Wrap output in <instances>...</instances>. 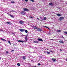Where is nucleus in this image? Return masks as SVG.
<instances>
[{"label": "nucleus", "mask_w": 67, "mask_h": 67, "mask_svg": "<svg viewBox=\"0 0 67 67\" xmlns=\"http://www.w3.org/2000/svg\"><path fill=\"white\" fill-rule=\"evenodd\" d=\"M23 10L24 11H29V9H28L27 8H23Z\"/></svg>", "instance_id": "f257e3e1"}, {"label": "nucleus", "mask_w": 67, "mask_h": 67, "mask_svg": "<svg viewBox=\"0 0 67 67\" xmlns=\"http://www.w3.org/2000/svg\"><path fill=\"white\" fill-rule=\"evenodd\" d=\"M20 13L21 14H23V15H24L26 14V13L25 12L22 11L20 12Z\"/></svg>", "instance_id": "f03ea898"}, {"label": "nucleus", "mask_w": 67, "mask_h": 67, "mask_svg": "<svg viewBox=\"0 0 67 67\" xmlns=\"http://www.w3.org/2000/svg\"><path fill=\"white\" fill-rule=\"evenodd\" d=\"M64 19V17H60L59 18V21H62Z\"/></svg>", "instance_id": "7ed1b4c3"}, {"label": "nucleus", "mask_w": 67, "mask_h": 67, "mask_svg": "<svg viewBox=\"0 0 67 67\" xmlns=\"http://www.w3.org/2000/svg\"><path fill=\"white\" fill-rule=\"evenodd\" d=\"M37 31H40V32H41V31H42V29L40 28H38L37 29Z\"/></svg>", "instance_id": "20e7f679"}, {"label": "nucleus", "mask_w": 67, "mask_h": 67, "mask_svg": "<svg viewBox=\"0 0 67 67\" xmlns=\"http://www.w3.org/2000/svg\"><path fill=\"white\" fill-rule=\"evenodd\" d=\"M19 31H20V32H24V29H19Z\"/></svg>", "instance_id": "39448f33"}, {"label": "nucleus", "mask_w": 67, "mask_h": 67, "mask_svg": "<svg viewBox=\"0 0 67 67\" xmlns=\"http://www.w3.org/2000/svg\"><path fill=\"white\" fill-rule=\"evenodd\" d=\"M19 22L20 24H23L24 23L23 22V21H19Z\"/></svg>", "instance_id": "423d86ee"}, {"label": "nucleus", "mask_w": 67, "mask_h": 67, "mask_svg": "<svg viewBox=\"0 0 67 67\" xmlns=\"http://www.w3.org/2000/svg\"><path fill=\"white\" fill-rule=\"evenodd\" d=\"M52 60L53 62H56V60L54 59V58H52Z\"/></svg>", "instance_id": "0eeeda50"}, {"label": "nucleus", "mask_w": 67, "mask_h": 67, "mask_svg": "<svg viewBox=\"0 0 67 67\" xmlns=\"http://www.w3.org/2000/svg\"><path fill=\"white\" fill-rule=\"evenodd\" d=\"M34 43H38V41H34L33 42Z\"/></svg>", "instance_id": "6e6552de"}, {"label": "nucleus", "mask_w": 67, "mask_h": 67, "mask_svg": "<svg viewBox=\"0 0 67 67\" xmlns=\"http://www.w3.org/2000/svg\"><path fill=\"white\" fill-rule=\"evenodd\" d=\"M38 41H43V40L40 38H38Z\"/></svg>", "instance_id": "1a4fd4ad"}, {"label": "nucleus", "mask_w": 67, "mask_h": 67, "mask_svg": "<svg viewBox=\"0 0 67 67\" xmlns=\"http://www.w3.org/2000/svg\"><path fill=\"white\" fill-rule=\"evenodd\" d=\"M18 41L19 42H21V43H23L24 42V41H22L21 40H18Z\"/></svg>", "instance_id": "9d476101"}, {"label": "nucleus", "mask_w": 67, "mask_h": 67, "mask_svg": "<svg viewBox=\"0 0 67 67\" xmlns=\"http://www.w3.org/2000/svg\"><path fill=\"white\" fill-rule=\"evenodd\" d=\"M1 40H2V41H7V40H6L3 38H1Z\"/></svg>", "instance_id": "9b49d317"}, {"label": "nucleus", "mask_w": 67, "mask_h": 67, "mask_svg": "<svg viewBox=\"0 0 67 67\" xmlns=\"http://www.w3.org/2000/svg\"><path fill=\"white\" fill-rule=\"evenodd\" d=\"M57 16H60L61 15L60 14H57Z\"/></svg>", "instance_id": "f8f14e48"}, {"label": "nucleus", "mask_w": 67, "mask_h": 67, "mask_svg": "<svg viewBox=\"0 0 67 67\" xmlns=\"http://www.w3.org/2000/svg\"><path fill=\"white\" fill-rule=\"evenodd\" d=\"M49 5H51V6H53V4L52 3H50L49 4Z\"/></svg>", "instance_id": "ddd939ff"}, {"label": "nucleus", "mask_w": 67, "mask_h": 67, "mask_svg": "<svg viewBox=\"0 0 67 67\" xmlns=\"http://www.w3.org/2000/svg\"><path fill=\"white\" fill-rule=\"evenodd\" d=\"M34 29H37L38 28L36 26H35L34 27Z\"/></svg>", "instance_id": "4468645a"}, {"label": "nucleus", "mask_w": 67, "mask_h": 67, "mask_svg": "<svg viewBox=\"0 0 67 67\" xmlns=\"http://www.w3.org/2000/svg\"><path fill=\"white\" fill-rule=\"evenodd\" d=\"M59 42L60 43H63V44H64V42L62 41H59Z\"/></svg>", "instance_id": "2eb2a0df"}, {"label": "nucleus", "mask_w": 67, "mask_h": 67, "mask_svg": "<svg viewBox=\"0 0 67 67\" xmlns=\"http://www.w3.org/2000/svg\"><path fill=\"white\" fill-rule=\"evenodd\" d=\"M25 39L26 41H27V36H26L25 37Z\"/></svg>", "instance_id": "dca6fc26"}, {"label": "nucleus", "mask_w": 67, "mask_h": 67, "mask_svg": "<svg viewBox=\"0 0 67 67\" xmlns=\"http://www.w3.org/2000/svg\"><path fill=\"white\" fill-rule=\"evenodd\" d=\"M23 59H24V60H25L26 58H25V56H24L23 57Z\"/></svg>", "instance_id": "f3484780"}, {"label": "nucleus", "mask_w": 67, "mask_h": 67, "mask_svg": "<svg viewBox=\"0 0 67 67\" xmlns=\"http://www.w3.org/2000/svg\"><path fill=\"white\" fill-rule=\"evenodd\" d=\"M46 53H47V54H51V53H50V52L48 51H47Z\"/></svg>", "instance_id": "a211bd4d"}, {"label": "nucleus", "mask_w": 67, "mask_h": 67, "mask_svg": "<svg viewBox=\"0 0 67 67\" xmlns=\"http://www.w3.org/2000/svg\"><path fill=\"white\" fill-rule=\"evenodd\" d=\"M7 24H9L10 25L11 24V23L9 22H7Z\"/></svg>", "instance_id": "6ab92c4d"}, {"label": "nucleus", "mask_w": 67, "mask_h": 67, "mask_svg": "<svg viewBox=\"0 0 67 67\" xmlns=\"http://www.w3.org/2000/svg\"><path fill=\"white\" fill-rule=\"evenodd\" d=\"M17 65L18 66H20V64L19 63H17Z\"/></svg>", "instance_id": "aec40b11"}, {"label": "nucleus", "mask_w": 67, "mask_h": 67, "mask_svg": "<svg viewBox=\"0 0 67 67\" xmlns=\"http://www.w3.org/2000/svg\"><path fill=\"white\" fill-rule=\"evenodd\" d=\"M8 42L9 44H11V42H10V41H8Z\"/></svg>", "instance_id": "412c9836"}, {"label": "nucleus", "mask_w": 67, "mask_h": 67, "mask_svg": "<svg viewBox=\"0 0 67 67\" xmlns=\"http://www.w3.org/2000/svg\"><path fill=\"white\" fill-rule=\"evenodd\" d=\"M57 32H61V30H58Z\"/></svg>", "instance_id": "4be33fe9"}, {"label": "nucleus", "mask_w": 67, "mask_h": 67, "mask_svg": "<svg viewBox=\"0 0 67 67\" xmlns=\"http://www.w3.org/2000/svg\"><path fill=\"white\" fill-rule=\"evenodd\" d=\"M14 3V1H11V3Z\"/></svg>", "instance_id": "5701e85b"}, {"label": "nucleus", "mask_w": 67, "mask_h": 67, "mask_svg": "<svg viewBox=\"0 0 67 67\" xmlns=\"http://www.w3.org/2000/svg\"><path fill=\"white\" fill-rule=\"evenodd\" d=\"M25 33H27V31L26 30H25Z\"/></svg>", "instance_id": "b1692460"}, {"label": "nucleus", "mask_w": 67, "mask_h": 67, "mask_svg": "<svg viewBox=\"0 0 67 67\" xmlns=\"http://www.w3.org/2000/svg\"><path fill=\"white\" fill-rule=\"evenodd\" d=\"M10 16H11V17H12V18H14L13 17V15H10Z\"/></svg>", "instance_id": "393cba45"}, {"label": "nucleus", "mask_w": 67, "mask_h": 67, "mask_svg": "<svg viewBox=\"0 0 67 67\" xmlns=\"http://www.w3.org/2000/svg\"><path fill=\"white\" fill-rule=\"evenodd\" d=\"M44 27H46L48 29H49V28L47 27L46 26H45Z\"/></svg>", "instance_id": "a878e982"}, {"label": "nucleus", "mask_w": 67, "mask_h": 67, "mask_svg": "<svg viewBox=\"0 0 67 67\" xmlns=\"http://www.w3.org/2000/svg\"><path fill=\"white\" fill-rule=\"evenodd\" d=\"M44 20H46V17H44Z\"/></svg>", "instance_id": "bb28decb"}, {"label": "nucleus", "mask_w": 67, "mask_h": 67, "mask_svg": "<svg viewBox=\"0 0 67 67\" xmlns=\"http://www.w3.org/2000/svg\"><path fill=\"white\" fill-rule=\"evenodd\" d=\"M30 1H31L32 2H34V0H30Z\"/></svg>", "instance_id": "cd10ccee"}, {"label": "nucleus", "mask_w": 67, "mask_h": 67, "mask_svg": "<svg viewBox=\"0 0 67 67\" xmlns=\"http://www.w3.org/2000/svg\"><path fill=\"white\" fill-rule=\"evenodd\" d=\"M6 53H7V54H9V52H8V51H6Z\"/></svg>", "instance_id": "c85d7f7f"}, {"label": "nucleus", "mask_w": 67, "mask_h": 67, "mask_svg": "<svg viewBox=\"0 0 67 67\" xmlns=\"http://www.w3.org/2000/svg\"><path fill=\"white\" fill-rule=\"evenodd\" d=\"M40 65H41L40 63H38V66H40Z\"/></svg>", "instance_id": "c756f323"}, {"label": "nucleus", "mask_w": 67, "mask_h": 67, "mask_svg": "<svg viewBox=\"0 0 67 67\" xmlns=\"http://www.w3.org/2000/svg\"><path fill=\"white\" fill-rule=\"evenodd\" d=\"M42 20H44V19L41 18L40 21H42Z\"/></svg>", "instance_id": "7c9ffc66"}, {"label": "nucleus", "mask_w": 67, "mask_h": 67, "mask_svg": "<svg viewBox=\"0 0 67 67\" xmlns=\"http://www.w3.org/2000/svg\"><path fill=\"white\" fill-rule=\"evenodd\" d=\"M64 32L65 33V34H67V32Z\"/></svg>", "instance_id": "2f4dec72"}, {"label": "nucleus", "mask_w": 67, "mask_h": 67, "mask_svg": "<svg viewBox=\"0 0 67 67\" xmlns=\"http://www.w3.org/2000/svg\"><path fill=\"white\" fill-rule=\"evenodd\" d=\"M25 1L26 2H27V1H28V0H25Z\"/></svg>", "instance_id": "473e14b6"}, {"label": "nucleus", "mask_w": 67, "mask_h": 67, "mask_svg": "<svg viewBox=\"0 0 67 67\" xmlns=\"http://www.w3.org/2000/svg\"><path fill=\"white\" fill-rule=\"evenodd\" d=\"M62 38H64V37L63 36H62Z\"/></svg>", "instance_id": "72a5a7b5"}, {"label": "nucleus", "mask_w": 67, "mask_h": 67, "mask_svg": "<svg viewBox=\"0 0 67 67\" xmlns=\"http://www.w3.org/2000/svg\"><path fill=\"white\" fill-rule=\"evenodd\" d=\"M50 52H53V51H51V50H50Z\"/></svg>", "instance_id": "f704fd0d"}, {"label": "nucleus", "mask_w": 67, "mask_h": 67, "mask_svg": "<svg viewBox=\"0 0 67 67\" xmlns=\"http://www.w3.org/2000/svg\"><path fill=\"white\" fill-rule=\"evenodd\" d=\"M12 12H14V11L13 10H12Z\"/></svg>", "instance_id": "c9c22d12"}, {"label": "nucleus", "mask_w": 67, "mask_h": 67, "mask_svg": "<svg viewBox=\"0 0 67 67\" xmlns=\"http://www.w3.org/2000/svg\"><path fill=\"white\" fill-rule=\"evenodd\" d=\"M60 51H62V50L61 49H60Z\"/></svg>", "instance_id": "e433bc0d"}, {"label": "nucleus", "mask_w": 67, "mask_h": 67, "mask_svg": "<svg viewBox=\"0 0 67 67\" xmlns=\"http://www.w3.org/2000/svg\"><path fill=\"white\" fill-rule=\"evenodd\" d=\"M37 20H39V18H37Z\"/></svg>", "instance_id": "4c0bfd02"}, {"label": "nucleus", "mask_w": 67, "mask_h": 67, "mask_svg": "<svg viewBox=\"0 0 67 67\" xmlns=\"http://www.w3.org/2000/svg\"><path fill=\"white\" fill-rule=\"evenodd\" d=\"M13 51H14V50H12V52H13Z\"/></svg>", "instance_id": "58836bf2"}, {"label": "nucleus", "mask_w": 67, "mask_h": 67, "mask_svg": "<svg viewBox=\"0 0 67 67\" xmlns=\"http://www.w3.org/2000/svg\"><path fill=\"white\" fill-rule=\"evenodd\" d=\"M30 18H33V17H32V16H31Z\"/></svg>", "instance_id": "ea45409f"}, {"label": "nucleus", "mask_w": 67, "mask_h": 67, "mask_svg": "<svg viewBox=\"0 0 67 67\" xmlns=\"http://www.w3.org/2000/svg\"><path fill=\"white\" fill-rule=\"evenodd\" d=\"M51 40H54V39H50Z\"/></svg>", "instance_id": "a19ab883"}, {"label": "nucleus", "mask_w": 67, "mask_h": 67, "mask_svg": "<svg viewBox=\"0 0 67 67\" xmlns=\"http://www.w3.org/2000/svg\"><path fill=\"white\" fill-rule=\"evenodd\" d=\"M44 53H46V52H45V51H44Z\"/></svg>", "instance_id": "79ce46f5"}, {"label": "nucleus", "mask_w": 67, "mask_h": 67, "mask_svg": "<svg viewBox=\"0 0 67 67\" xmlns=\"http://www.w3.org/2000/svg\"><path fill=\"white\" fill-rule=\"evenodd\" d=\"M66 61H67V59H66Z\"/></svg>", "instance_id": "37998d69"}, {"label": "nucleus", "mask_w": 67, "mask_h": 67, "mask_svg": "<svg viewBox=\"0 0 67 67\" xmlns=\"http://www.w3.org/2000/svg\"><path fill=\"white\" fill-rule=\"evenodd\" d=\"M1 59V58L0 57V59Z\"/></svg>", "instance_id": "c03bdc74"}, {"label": "nucleus", "mask_w": 67, "mask_h": 67, "mask_svg": "<svg viewBox=\"0 0 67 67\" xmlns=\"http://www.w3.org/2000/svg\"><path fill=\"white\" fill-rule=\"evenodd\" d=\"M22 1H24V0H22Z\"/></svg>", "instance_id": "a18cd8bd"}, {"label": "nucleus", "mask_w": 67, "mask_h": 67, "mask_svg": "<svg viewBox=\"0 0 67 67\" xmlns=\"http://www.w3.org/2000/svg\"><path fill=\"white\" fill-rule=\"evenodd\" d=\"M66 4H67V3H66Z\"/></svg>", "instance_id": "49530a36"}, {"label": "nucleus", "mask_w": 67, "mask_h": 67, "mask_svg": "<svg viewBox=\"0 0 67 67\" xmlns=\"http://www.w3.org/2000/svg\"><path fill=\"white\" fill-rule=\"evenodd\" d=\"M47 50H48V49H47Z\"/></svg>", "instance_id": "de8ad7c7"}]
</instances>
